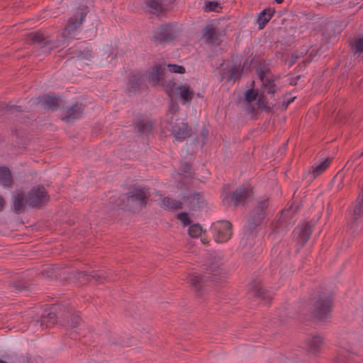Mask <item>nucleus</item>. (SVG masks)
Returning <instances> with one entry per match:
<instances>
[{
  "label": "nucleus",
  "instance_id": "f257e3e1",
  "mask_svg": "<svg viewBox=\"0 0 363 363\" xmlns=\"http://www.w3.org/2000/svg\"><path fill=\"white\" fill-rule=\"evenodd\" d=\"M258 74L262 84V92L258 93L253 89H250L245 91V102L249 106L248 109L251 111H255L257 108L262 110L269 109L270 106L265 99L264 94L267 92L272 94L275 91L274 81L263 72H259Z\"/></svg>",
  "mask_w": 363,
  "mask_h": 363
},
{
  "label": "nucleus",
  "instance_id": "f03ea898",
  "mask_svg": "<svg viewBox=\"0 0 363 363\" xmlns=\"http://www.w3.org/2000/svg\"><path fill=\"white\" fill-rule=\"evenodd\" d=\"M267 207V201H262L250 214L247 221L246 232L240 241V245L243 248L247 249L253 245L255 235L252 230L262 222Z\"/></svg>",
  "mask_w": 363,
  "mask_h": 363
},
{
  "label": "nucleus",
  "instance_id": "7ed1b4c3",
  "mask_svg": "<svg viewBox=\"0 0 363 363\" xmlns=\"http://www.w3.org/2000/svg\"><path fill=\"white\" fill-rule=\"evenodd\" d=\"M86 13L87 8L82 6L77 11L73 17L69 19L68 24L62 32V37L66 40H69L75 37V32L81 25Z\"/></svg>",
  "mask_w": 363,
  "mask_h": 363
},
{
  "label": "nucleus",
  "instance_id": "20e7f679",
  "mask_svg": "<svg viewBox=\"0 0 363 363\" xmlns=\"http://www.w3.org/2000/svg\"><path fill=\"white\" fill-rule=\"evenodd\" d=\"M250 195V188L248 186H241L236 189L233 195H230L225 191L222 194V201L225 206H238L244 203V201Z\"/></svg>",
  "mask_w": 363,
  "mask_h": 363
},
{
  "label": "nucleus",
  "instance_id": "39448f33",
  "mask_svg": "<svg viewBox=\"0 0 363 363\" xmlns=\"http://www.w3.org/2000/svg\"><path fill=\"white\" fill-rule=\"evenodd\" d=\"M213 237L217 242L228 241L231 235V224L226 220H222L214 223L212 226Z\"/></svg>",
  "mask_w": 363,
  "mask_h": 363
},
{
  "label": "nucleus",
  "instance_id": "423d86ee",
  "mask_svg": "<svg viewBox=\"0 0 363 363\" xmlns=\"http://www.w3.org/2000/svg\"><path fill=\"white\" fill-rule=\"evenodd\" d=\"M331 306V299L325 295L320 296L313 306V315L319 320L328 317Z\"/></svg>",
  "mask_w": 363,
  "mask_h": 363
},
{
  "label": "nucleus",
  "instance_id": "0eeeda50",
  "mask_svg": "<svg viewBox=\"0 0 363 363\" xmlns=\"http://www.w3.org/2000/svg\"><path fill=\"white\" fill-rule=\"evenodd\" d=\"M147 193L144 189H136L130 191L127 196L128 203L135 209H140L145 204Z\"/></svg>",
  "mask_w": 363,
  "mask_h": 363
},
{
  "label": "nucleus",
  "instance_id": "6e6552de",
  "mask_svg": "<svg viewBox=\"0 0 363 363\" xmlns=\"http://www.w3.org/2000/svg\"><path fill=\"white\" fill-rule=\"evenodd\" d=\"M47 200V194L43 186L33 188L26 197V203L32 207L38 206Z\"/></svg>",
  "mask_w": 363,
  "mask_h": 363
},
{
  "label": "nucleus",
  "instance_id": "1a4fd4ad",
  "mask_svg": "<svg viewBox=\"0 0 363 363\" xmlns=\"http://www.w3.org/2000/svg\"><path fill=\"white\" fill-rule=\"evenodd\" d=\"M169 95H175L177 97H179L183 104L188 102L191 100L193 97V91L190 86L187 84H174L168 92Z\"/></svg>",
  "mask_w": 363,
  "mask_h": 363
},
{
  "label": "nucleus",
  "instance_id": "9d476101",
  "mask_svg": "<svg viewBox=\"0 0 363 363\" xmlns=\"http://www.w3.org/2000/svg\"><path fill=\"white\" fill-rule=\"evenodd\" d=\"M172 133L174 137L178 140H182L190 135L186 123L183 121L177 122L172 126Z\"/></svg>",
  "mask_w": 363,
  "mask_h": 363
},
{
  "label": "nucleus",
  "instance_id": "9b49d317",
  "mask_svg": "<svg viewBox=\"0 0 363 363\" xmlns=\"http://www.w3.org/2000/svg\"><path fill=\"white\" fill-rule=\"evenodd\" d=\"M311 233V229L309 225L305 224L301 226H298L294 231V237L297 241L303 245L308 240Z\"/></svg>",
  "mask_w": 363,
  "mask_h": 363
},
{
  "label": "nucleus",
  "instance_id": "f8f14e48",
  "mask_svg": "<svg viewBox=\"0 0 363 363\" xmlns=\"http://www.w3.org/2000/svg\"><path fill=\"white\" fill-rule=\"evenodd\" d=\"M219 265L216 263H212L208 267V272H206L203 277H199L194 274L189 275L188 281L194 286L197 287V284L202 281L205 278H207V274L214 272L216 269H218Z\"/></svg>",
  "mask_w": 363,
  "mask_h": 363
},
{
  "label": "nucleus",
  "instance_id": "ddd939ff",
  "mask_svg": "<svg viewBox=\"0 0 363 363\" xmlns=\"http://www.w3.org/2000/svg\"><path fill=\"white\" fill-rule=\"evenodd\" d=\"M145 9L151 13H157L167 8L164 7V1L151 0L146 3Z\"/></svg>",
  "mask_w": 363,
  "mask_h": 363
},
{
  "label": "nucleus",
  "instance_id": "4468645a",
  "mask_svg": "<svg viewBox=\"0 0 363 363\" xmlns=\"http://www.w3.org/2000/svg\"><path fill=\"white\" fill-rule=\"evenodd\" d=\"M163 69L161 66L154 67L148 74V79L153 85L158 84L162 79Z\"/></svg>",
  "mask_w": 363,
  "mask_h": 363
},
{
  "label": "nucleus",
  "instance_id": "2eb2a0df",
  "mask_svg": "<svg viewBox=\"0 0 363 363\" xmlns=\"http://www.w3.org/2000/svg\"><path fill=\"white\" fill-rule=\"evenodd\" d=\"M26 204V199H25L23 194L19 191L16 192L13 196V208L16 213L23 212Z\"/></svg>",
  "mask_w": 363,
  "mask_h": 363
},
{
  "label": "nucleus",
  "instance_id": "dca6fc26",
  "mask_svg": "<svg viewBox=\"0 0 363 363\" xmlns=\"http://www.w3.org/2000/svg\"><path fill=\"white\" fill-rule=\"evenodd\" d=\"M13 179L9 169L6 167H0V184L4 186H11Z\"/></svg>",
  "mask_w": 363,
  "mask_h": 363
},
{
  "label": "nucleus",
  "instance_id": "f3484780",
  "mask_svg": "<svg viewBox=\"0 0 363 363\" xmlns=\"http://www.w3.org/2000/svg\"><path fill=\"white\" fill-rule=\"evenodd\" d=\"M203 37L206 42L211 44H217L218 42L216 32L211 26L205 28Z\"/></svg>",
  "mask_w": 363,
  "mask_h": 363
},
{
  "label": "nucleus",
  "instance_id": "a211bd4d",
  "mask_svg": "<svg viewBox=\"0 0 363 363\" xmlns=\"http://www.w3.org/2000/svg\"><path fill=\"white\" fill-rule=\"evenodd\" d=\"M330 164V161L328 159L323 160L319 164L313 166L311 171V173L313 177H315L323 173Z\"/></svg>",
  "mask_w": 363,
  "mask_h": 363
},
{
  "label": "nucleus",
  "instance_id": "6ab92c4d",
  "mask_svg": "<svg viewBox=\"0 0 363 363\" xmlns=\"http://www.w3.org/2000/svg\"><path fill=\"white\" fill-rule=\"evenodd\" d=\"M83 107L82 104H75L68 111V115L65 117L67 121H69L70 119H76L80 118L82 112Z\"/></svg>",
  "mask_w": 363,
  "mask_h": 363
},
{
  "label": "nucleus",
  "instance_id": "aec40b11",
  "mask_svg": "<svg viewBox=\"0 0 363 363\" xmlns=\"http://www.w3.org/2000/svg\"><path fill=\"white\" fill-rule=\"evenodd\" d=\"M189 235L192 238H197L199 236H202V233H203L202 227L199 224H192L189 226L188 229ZM203 243H206L207 240H205L203 237L201 239Z\"/></svg>",
  "mask_w": 363,
  "mask_h": 363
},
{
  "label": "nucleus",
  "instance_id": "412c9836",
  "mask_svg": "<svg viewBox=\"0 0 363 363\" xmlns=\"http://www.w3.org/2000/svg\"><path fill=\"white\" fill-rule=\"evenodd\" d=\"M180 204V202L175 200H172L167 197H164L161 202V206L168 210L179 208Z\"/></svg>",
  "mask_w": 363,
  "mask_h": 363
},
{
  "label": "nucleus",
  "instance_id": "4be33fe9",
  "mask_svg": "<svg viewBox=\"0 0 363 363\" xmlns=\"http://www.w3.org/2000/svg\"><path fill=\"white\" fill-rule=\"evenodd\" d=\"M272 17V12L270 10H264L260 13L257 23L260 28H263L266 23L270 20Z\"/></svg>",
  "mask_w": 363,
  "mask_h": 363
},
{
  "label": "nucleus",
  "instance_id": "5701e85b",
  "mask_svg": "<svg viewBox=\"0 0 363 363\" xmlns=\"http://www.w3.org/2000/svg\"><path fill=\"white\" fill-rule=\"evenodd\" d=\"M205 11H215L219 12L221 10V6L217 1H206L203 6Z\"/></svg>",
  "mask_w": 363,
  "mask_h": 363
},
{
  "label": "nucleus",
  "instance_id": "b1692460",
  "mask_svg": "<svg viewBox=\"0 0 363 363\" xmlns=\"http://www.w3.org/2000/svg\"><path fill=\"white\" fill-rule=\"evenodd\" d=\"M169 26H165L164 28H160V35H156V38L160 41L167 40L170 38V35L168 33Z\"/></svg>",
  "mask_w": 363,
  "mask_h": 363
},
{
  "label": "nucleus",
  "instance_id": "393cba45",
  "mask_svg": "<svg viewBox=\"0 0 363 363\" xmlns=\"http://www.w3.org/2000/svg\"><path fill=\"white\" fill-rule=\"evenodd\" d=\"M45 106L48 108L54 110L56 108L57 103L56 99L51 96H47L45 98Z\"/></svg>",
  "mask_w": 363,
  "mask_h": 363
},
{
  "label": "nucleus",
  "instance_id": "a878e982",
  "mask_svg": "<svg viewBox=\"0 0 363 363\" xmlns=\"http://www.w3.org/2000/svg\"><path fill=\"white\" fill-rule=\"evenodd\" d=\"M168 70L171 72L174 73H184L185 72V69L184 67L174 65V64H169L167 65Z\"/></svg>",
  "mask_w": 363,
  "mask_h": 363
},
{
  "label": "nucleus",
  "instance_id": "bb28decb",
  "mask_svg": "<svg viewBox=\"0 0 363 363\" xmlns=\"http://www.w3.org/2000/svg\"><path fill=\"white\" fill-rule=\"evenodd\" d=\"M322 343V339L319 336L313 337L310 341L311 349L316 350Z\"/></svg>",
  "mask_w": 363,
  "mask_h": 363
},
{
  "label": "nucleus",
  "instance_id": "cd10ccee",
  "mask_svg": "<svg viewBox=\"0 0 363 363\" xmlns=\"http://www.w3.org/2000/svg\"><path fill=\"white\" fill-rule=\"evenodd\" d=\"M91 56V51L89 50H86L84 51H79L77 52V58L79 60L83 59H89Z\"/></svg>",
  "mask_w": 363,
  "mask_h": 363
},
{
  "label": "nucleus",
  "instance_id": "c85d7f7f",
  "mask_svg": "<svg viewBox=\"0 0 363 363\" xmlns=\"http://www.w3.org/2000/svg\"><path fill=\"white\" fill-rule=\"evenodd\" d=\"M178 219L181 221V223L184 225H187L190 224V220H189V216H188V214H186L185 213H179L178 215Z\"/></svg>",
  "mask_w": 363,
  "mask_h": 363
},
{
  "label": "nucleus",
  "instance_id": "c756f323",
  "mask_svg": "<svg viewBox=\"0 0 363 363\" xmlns=\"http://www.w3.org/2000/svg\"><path fill=\"white\" fill-rule=\"evenodd\" d=\"M239 76V68L237 67H234L231 69V74L228 77V81H235Z\"/></svg>",
  "mask_w": 363,
  "mask_h": 363
},
{
  "label": "nucleus",
  "instance_id": "7c9ffc66",
  "mask_svg": "<svg viewBox=\"0 0 363 363\" xmlns=\"http://www.w3.org/2000/svg\"><path fill=\"white\" fill-rule=\"evenodd\" d=\"M355 50L358 52L363 51V38L358 39L355 43Z\"/></svg>",
  "mask_w": 363,
  "mask_h": 363
},
{
  "label": "nucleus",
  "instance_id": "2f4dec72",
  "mask_svg": "<svg viewBox=\"0 0 363 363\" xmlns=\"http://www.w3.org/2000/svg\"><path fill=\"white\" fill-rule=\"evenodd\" d=\"M32 35H33V40L35 42H40L43 40V36L40 33H33V34H32Z\"/></svg>",
  "mask_w": 363,
  "mask_h": 363
},
{
  "label": "nucleus",
  "instance_id": "473e14b6",
  "mask_svg": "<svg viewBox=\"0 0 363 363\" xmlns=\"http://www.w3.org/2000/svg\"><path fill=\"white\" fill-rule=\"evenodd\" d=\"M79 323V317L78 315H74L72 318L71 326L77 327Z\"/></svg>",
  "mask_w": 363,
  "mask_h": 363
},
{
  "label": "nucleus",
  "instance_id": "72a5a7b5",
  "mask_svg": "<svg viewBox=\"0 0 363 363\" xmlns=\"http://www.w3.org/2000/svg\"><path fill=\"white\" fill-rule=\"evenodd\" d=\"M178 105L177 104H173L172 103L171 104V106H170V108H169V111L171 112V113H174L177 111L178 110Z\"/></svg>",
  "mask_w": 363,
  "mask_h": 363
},
{
  "label": "nucleus",
  "instance_id": "f704fd0d",
  "mask_svg": "<svg viewBox=\"0 0 363 363\" xmlns=\"http://www.w3.org/2000/svg\"><path fill=\"white\" fill-rule=\"evenodd\" d=\"M4 206V199L0 196V211L3 210Z\"/></svg>",
  "mask_w": 363,
  "mask_h": 363
},
{
  "label": "nucleus",
  "instance_id": "c9c22d12",
  "mask_svg": "<svg viewBox=\"0 0 363 363\" xmlns=\"http://www.w3.org/2000/svg\"><path fill=\"white\" fill-rule=\"evenodd\" d=\"M257 296H260L262 298H264V292L261 289L257 291Z\"/></svg>",
  "mask_w": 363,
  "mask_h": 363
},
{
  "label": "nucleus",
  "instance_id": "e433bc0d",
  "mask_svg": "<svg viewBox=\"0 0 363 363\" xmlns=\"http://www.w3.org/2000/svg\"><path fill=\"white\" fill-rule=\"evenodd\" d=\"M95 276H97V277H98L99 279H102V277H103V274H102V273H100V274H96L94 275V277H95Z\"/></svg>",
  "mask_w": 363,
  "mask_h": 363
},
{
  "label": "nucleus",
  "instance_id": "4c0bfd02",
  "mask_svg": "<svg viewBox=\"0 0 363 363\" xmlns=\"http://www.w3.org/2000/svg\"><path fill=\"white\" fill-rule=\"evenodd\" d=\"M277 4H281L284 0H275Z\"/></svg>",
  "mask_w": 363,
  "mask_h": 363
}]
</instances>
